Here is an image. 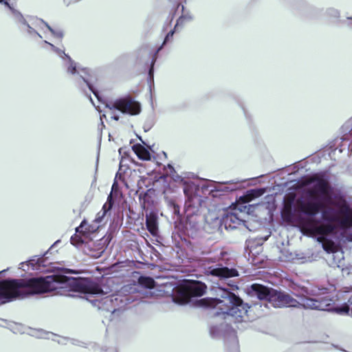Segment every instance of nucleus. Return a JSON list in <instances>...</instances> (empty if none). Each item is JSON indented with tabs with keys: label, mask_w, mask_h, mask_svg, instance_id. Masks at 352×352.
Returning a JSON list of instances; mask_svg holds the SVG:
<instances>
[{
	"label": "nucleus",
	"mask_w": 352,
	"mask_h": 352,
	"mask_svg": "<svg viewBox=\"0 0 352 352\" xmlns=\"http://www.w3.org/2000/svg\"><path fill=\"white\" fill-rule=\"evenodd\" d=\"M318 241L322 243L323 249L327 252H336V247L335 243L324 236H318Z\"/></svg>",
	"instance_id": "a211bd4d"
},
{
	"label": "nucleus",
	"mask_w": 352,
	"mask_h": 352,
	"mask_svg": "<svg viewBox=\"0 0 352 352\" xmlns=\"http://www.w3.org/2000/svg\"><path fill=\"white\" fill-rule=\"evenodd\" d=\"M295 193L287 194L284 199V205L282 210V217L286 221H290L293 218L292 206L295 201Z\"/></svg>",
	"instance_id": "9b49d317"
},
{
	"label": "nucleus",
	"mask_w": 352,
	"mask_h": 352,
	"mask_svg": "<svg viewBox=\"0 0 352 352\" xmlns=\"http://www.w3.org/2000/svg\"><path fill=\"white\" fill-rule=\"evenodd\" d=\"M300 298L298 300L293 298L289 294L283 292H278L273 289L270 303L274 307H302L310 309H327L328 305L324 301H318V300L306 296L296 295Z\"/></svg>",
	"instance_id": "f03ea898"
},
{
	"label": "nucleus",
	"mask_w": 352,
	"mask_h": 352,
	"mask_svg": "<svg viewBox=\"0 0 352 352\" xmlns=\"http://www.w3.org/2000/svg\"><path fill=\"white\" fill-rule=\"evenodd\" d=\"M132 149L140 160L148 161L151 156L150 152L142 144H135L133 145Z\"/></svg>",
	"instance_id": "f3484780"
},
{
	"label": "nucleus",
	"mask_w": 352,
	"mask_h": 352,
	"mask_svg": "<svg viewBox=\"0 0 352 352\" xmlns=\"http://www.w3.org/2000/svg\"><path fill=\"white\" fill-rule=\"evenodd\" d=\"M210 274L219 278H232L239 276L238 271L234 268H228L227 267L214 268L210 271Z\"/></svg>",
	"instance_id": "ddd939ff"
},
{
	"label": "nucleus",
	"mask_w": 352,
	"mask_h": 352,
	"mask_svg": "<svg viewBox=\"0 0 352 352\" xmlns=\"http://www.w3.org/2000/svg\"><path fill=\"white\" fill-rule=\"evenodd\" d=\"M153 65H152V66H151V69H150V70H149V74H150V75H152V74H153Z\"/></svg>",
	"instance_id": "cd10ccee"
},
{
	"label": "nucleus",
	"mask_w": 352,
	"mask_h": 352,
	"mask_svg": "<svg viewBox=\"0 0 352 352\" xmlns=\"http://www.w3.org/2000/svg\"><path fill=\"white\" fill-rule=\"evenodd\" d=\"M87 238L86 235L76 232V234L72 236L70 241L74 245H80L83 244Z\"/></svg>",
	"instance_id": "412c9836"
},
{
	"label": "nucleus",
	"mask_w": 352,
	"mask_h": 352,
	"mask_svg": "<svg viewBox=\"0 0 352 352\" xmlns=\"http://www.w3.org/2000/svg\"><path fill=\"white\" fill-rule=\"evenodd\" d=\"M192 19V17L190 14H183L179 18L177 19V23L174 27V28L170 30L163 42V45H165L166 43L169 42L173 39V35L175 32L177 30L179 26H184L186 23L190 22Z\"/></svg>",
	"instance_id": "4468645a"
},
{
	"label": "nucleus",
	"mask_w": 352,
	"mask_h": 352,
	"mask_svg": "<svg viewBox=\"0 0 352 352\" xmlns=\"http://www.w3.org/2000/svg\"><path fill=\"white\" fill-rule=\"evenodd\" d=\"M113 204V200L111 193L107 197V203L104 204L102 210L97 214L96 219L90 223L84 219L80 226L76 228V232L86 235L87 237L90 234L97 232L100 228L99 224L106 215L107 211L111 209Z\"/></svg>",
	"instance_id": "423d86ee"
},
{
	"label": "nucleus",
	"mask_w": 352,
	"mask_h": 352,
	"mask_svg": "<svg viewBox=\"0 0 352 352\" xmlns=\"http://www.w3.org/2000/svg\"><path fill=\"white\" fill-rule=\"evenodd\" d=\"M225 292H226V298L229 300L230 305L228 307L224 313L232 317L235 322H242L244 320V317L247 316L248 309L251 307L248 303L244 302L243 300L234 293L227 289H225Z\"/></svg>",
	"instance_id": "39448f33"
},
{
	"label": "nucleus",
	"mask_w": 352,
	"mask_h": 352,
	"mask_svg": "<svg viewBox=\"0 0 352 352\" xmlns=\"http://www.w3.org/2000/svg\"><path fill=\"white\" fill-rule=\"evenodd\" d=\"M113 119L116 120H118L119 117L118 116H114Z\"/></svg>",
	"instance_id": "7c9ffc66"
},
{
	"label": "nucleus",
	"mask_w": 352,
	"mask_h": 352,
	"mask_svg": "<svg viewBox=\"0 0 352 352\" xmlns=\"http://www.w3.org/2000/svg\"><path fill=\"white\" fill-rule=\"evenodd\" d=\"M179 6H181V7H182V11H184V6L183 5H182L180 3H177L176 4V8H175V9H176V10H177V9H178V8H179Z\"/></svg>",
	"instance_id": "393cba45"
},
{
	"label": "nucleus",
	"mask_w": 352,
	"mask_h": 352,
	"mask_svg": "<svg viewBox=\"0 0 352 352\" xmlns=\"http://www.w3.org/2000/svg\"><path fill=\"white\" fill-rule=\"evenodd\" d=\"M77 290L84 294H100L103 291L100 285L89 279H85L76 284Z\"/></svg>",
	"instance_id": "1a4fd4ad"
},
{
	"label": "nucleus",
	"mask_w": 352,
	"mask_h": 352,
	"mask_svg": "<svg viewBox=\"0 0 352 352\" xmlns=\"http://www.w3.org/2000/svg\"><path fill=\"white\" fill-rule=\"evenodd\" d=\"M206 289V285L200 281H188L177 287L173 300L179 304L187 303L192 297L203 296Z\"/></svg>",
	"instance_id": "20e7f679"
},
{
	"label": "nucleus",
	"mask_w": 352,
	"mask_h": 352,
	"mask_svg": "<svg viewBox=\"0 0 352 352\" xmlns=\"http://www.w3.org/2000/svg\"><path fill=\"white\" fill-rule=\"evenodd\" d=\"M69 278L60 274H53L45 277L23 279V287L30 294H43L58 289L59 285L65 283Z\"/></svg>",
	"instance_id": "7ed1b4c3"
},
{
	"label": "nucleus",
	"mask_w": 352,
	"mask_h": 352,
	"mask_svg": "<svg viewBox=\"0 0 352 352\" xmlns=\"http://www.w3.org/2000/svg\"><path fill=\"white\" fill-rule=\"evenodd\" d=\"M106 107L110 110L116 109L130 116H137L142 110L140 103L130 96L118 98L113 102L107 104Z\"/></svg>",
	"instance_id": "0eeeda50"
},
{
	"label": "nucleus",
	"mask_w": 352,
	"mask_h": 352,
	"mask_svg": "<svg viewBox=\"0 0 352 352\" xmlns=\"http://www.w3.org/2000/svg\"><path fill=\"white\" fill-rule=\"evenodd\" d=\"M118 188V184L117 183L115 182L112 186V191L116 190V188Z\"/></svg>",
	"instance_id": "a878e982"
},
{
	"label": "nucleus",
	"mask_w": 352,
	"mask_h": 352,
	"mask_svg": "<svg viewBox=\"0 0 352 352\" xmlns=\"http://www.w3.org/2000/svg\"><path fill=\"white\" fill-rule=\"evenodd\" d=\"M240 199L241 200V201L243 203H249L252 200H253L254 198L252 197V195H250V192L248 191L245 195H244L243 196L241 197Z\"/></svg>",
	"instance_id": "5701e85b"
},
{
	"label": "nucleus",
	"mask_w": 352,
	"mask_h": 352,
	"mask_svg": "<svg viewBox=\"0 0 352 352\" xmlns=\"http://www.w3.org/2000/svg\"><path fill=\"white\" fill-rule=\"evenodd\" d=\"M23 279H8L0 281V300H10L21 295Z\"/></svg>",
	"instance_id": "6e6552de"
},
{
	"label": "nucleus",
	"mask_w": 352,
	"mask_h": 352,
	"mask_svg": "<svg viewBox=\"0 0 352 352\" xmlns=\"http://www.w3.org/2000/svg\"><path fill=\"white\" fill-rule=\"evenodd\" d=\"M67 73L71 74H81L80 78L83 80V81L87 83L89 89L94 93V94L97 96L96 92H95L94 91L92 86L89 83V82L86 79V77L87 76H89V72L87 69H82L78 71L77 69L76 63L73 60H72L71 58H69V64L67 68Z\"/></svg>",
	"instance_id": "f8f14e48"
},
{
	"label": "nucleus",
	"mask_w": 352,
	"mask_h": 352,
	"mask_svg": "<svg viewBox=\"0 0 352 352\" xmlns=\"http://www.w3.org/2000/svg\"><path fill=\"white\" fill-rule=\"evenodd\" d=\"M198 303L202 307L214 308L223 303V300L217 298H205L199 300Z\"/></svg>",
	"instance_id": "6ab92c4d"
},
{
	"label": "nucleus",
	"mask_w": 352,
	"mask_h": 352,
	"mask_svg": "<svg viewBox=\"0 0 352 352\" xmlns=\"http://www.w3.org/2000/svg\"><path fill=\"white\" fill-rule=\"evenodd\" d=\"M230 221H234V219L236 218V216L234 214H231L230 217H229Z\"/></svg>",
	"instance_id": "bb28decb"
},
{
	"label": "nucleus",
	"mask_w": 352,
	"mask_h": 352,
	"mask_svg": "<svg viewBox=\"0 0 352 352\" xmlns=\"http://www.w3.org/2000/svg\"><path fill=\"white\" fill-rule=\"evenodd\" d=\"M0 3H3L6 6L11 8L9 3L8 2V0H0Z\"/></svg>",
	"instance_id": "b1692460"
},
{
	"label": "nucleus",
	"mask_w": 352,
	"mask_h": 352,
	"mask_svg": "<svg viewBox=\"0 0 352 352\" xmlns=\"http://www.w3.org/2000/svg\"><path fill=\"white\" fill-rule=\"evenodd\" d=\"M314 184L307 190V195L314 201L304 202L298 199L296 201L298 210L305 214L311 216L301 221L302 232L309 236H326L333 234L336 226L332 223L321 224L314 219L316 214L322 210V219L328 222L339 223L342 228L352 227V209L344 199L337 203L332 201V188L327 179L320 174L309 177L305 184Z\"/></svg>",
	"instance_id": "f257e3e1"
},
{
	"label": "nucleus",
	"mask_w": 352,
	"mask_h": 352,
	"mask_svg": "<svg viewBox=\"0 0 352 352\" xmlns=\"http://www.w3.org/2000/svg\"><path fill=\"white\" fill-rule=\"evenodd\" d=\"M138 282L141 286L147 288L153 289L155 286V282L151 277L141 276L139 277Z\"/></svg>",
	"instance_id": "aec40b11"
},
{
	"label": "nucleus",
	"mask_w": 352,
	"mask_h": 352,
	"mask_svg": "<svg viewBox=\"0 0 352 352\" xmlns=\"http://www.w3.org/2000/svg\"><path fill=\"white\" fill-rule=\"evenodd\" d=\"M318 301H324L326 302L327 305H328L327 309H322V310H332L333 311L338 314H342V315H347L349 313L350 307L349 305L347 303H344L340 306H336L333 307H331V305L329 302V300L325 298H322L320 300L317 299Z\"/></svg>",
	"instance_id": "dca6fc26"
},
{
	"label": "nucleus",
	"mask_w": 352,
	"mask_h": 352,
	"mask_svg": "<svg viewBox=\"0 0 352 352\" xmlns=\"http://www.w3.org/2000/svg\"><path fill=\"white\" fill-rule=\"evenodd\" d=\"M146 226L148 231L153 236H157L158 232L157 216L154 212H151L146 216Z\"/></svg>",
	"instance_id": "2eb2a0df"
},
{
	"label": "nucleus",
	"mask_w": 352,
	"mask_h": 352,
	"mask_svg": "<svg viewBox=\"0 0 352 352\" xmlns=\"http://www.w3.org/2000/svg\"><path fill=\"white\" fill-rule=\"evenodd\" d=\"M248 191L254 199L261 197L265 192L263 188L252 189Z\"/></svg>",
	"instance_id": "4be33fe9"
},
{
	"label": "nucleus",
	"mask_w": 352,
	"mask_h": 352,
	"mask_svg": "<svg viewBox=\"0 0 352 352\" xmlns=\"http://www.w3.org/2000/svg\"><path fill=\"white\" fill-rule=\"evenodd\" d=\"M273 289L261 284L253 283L248 288V294L254 293L259 300L270 302Z\"/></svg>",
	"instance_id": "9d476101"
},
{
	"label": "nucleus",
	"mask_w": 352,
	"mask_h": 352,
	"mask_svg": "<svg viewBox=\"0 0 352 352\" xmlns=\"http://www.w3.org/2000/svg\"><path fill=\"white\" fill-rule=\"evenodd\" d=\"M66 272L68 273H74V271L70 270H66Z\"/></svg>",
	"instance_id": "c85d7f7f"
},
{
	"label": "nucleus",
	"mask_w": 352,
	"mask_h": 352,
	"mask_svg": "<svg viewBox=\"0 0 352 352\" xmlns=\"http://www.w3.org/2000/svg\"><path fill=\"white\" fill-rule=\"evenodd\" d=\"M305 293L306 294V295H309L310 294L307 289L305 290Z\"/></svg>",
	"instance_id": "c756f323"
}]
</instances>
